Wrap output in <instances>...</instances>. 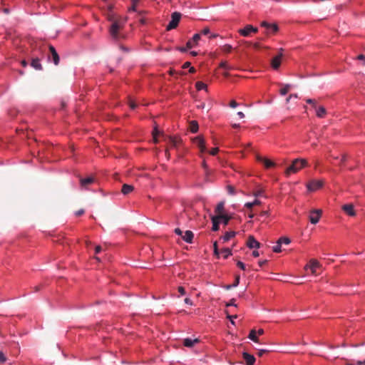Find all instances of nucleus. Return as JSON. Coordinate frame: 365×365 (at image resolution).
<instances>
[{"mask_svg": "<svg viewBox=\"0 0 365 365\" xmlns=\"http://www.w3.org/2000/svg\"><path fill=\"white\" fill-rule=\"evenodd\" d=\"M108 20L112 22L109 29L110 34L113 38L117 40L119 38V31L123 26L126 20L121 17H115L113 15L108 17Z\"/></svg>", "mask_w": 365, "mask_h": 365, "instance_id": "obj_1", "label": "nucleus"}, {"mask_svg": "<svg viewBox=\"0 0 365 365\" xmlns=\"http://www.w3.org/2000/svg\"><path fill=\"white\" fill-rule=\"evenodd\" d=\"M307 165L308 163L305 159L297 158L293 160L292 165L287 168L286 174L290 175L291 173H295Z\"/></svg>", "mask_w": 365, "mask_h": 365, "instance_id": "obj_2", "label": "nucleus"}, {"mask_svg": "<svg viewBox=\"0 0 365 365\" xmlns=\"http://www.w3.org/2000/svg\"><path fill=\"white\" fill-rule=\"evenodd\" d=\"M181 18V14L179 12H174L171 15V21L169 22L168 25L167 26L166 29L168 31L172 30L175 29L180 20Z\"/></svg>", "mask_w": 365, "mask_h": 365, "instance_id": "obj_3", "label": "nucleus"}, {"mask_svg": "<svg viewBox=\"0 0 365 365\" xmlns=\"http://www.w3.org/2000/svg\"><path fill=\"white\" fill-rule=\"evenodd\" d=\"M323 186V181L319 180H312L307 185V190L310 192H314Z\"/></svg>", "mask_w": 365, "mask_h": 365, "instance_id": "obj_4", "label": "nucleus"}, {"mask_svg": "<svg viewBox=\"0 0 365 365\" xmlns=\"http://www.w3.org/2000/svg\"><path fill=\"white\" fill-rule=\"evenodd\" d=\"M282 57L283 49L280 48L279 53L276 56H274L271 61V66L273 69L277 70L279 68Z\"/></svg>", "mask_w": 365, "mask_h": 365, "instance_id": "obj_5", "label": "nucleus"}, {"mask_svg": "<svg viewBox=\"0 0 365 365\" xmlns=\"http://www.w3.org/2000/svg\"><path fill=\"white\" fill-rule=\"evenodd\" d=\"M193 143L198 147L201 153H205L207 151L204 138L202 136L199 135L194 138Z\"/></svg>", "mask_w": 365, "mask_h": 365, "instance_id": "obj_6", "label": "nucleus"}, {"mask_svg": "<svg viewBox=\"0 0 365 365\" xmlns=\"http://www.w3.org/2000/svg\"><path fill=\"white\" fill-rule=\"evenodd\" d=\"M319 262L314 259H312L309 261V262L305 266V269H309L312 274H317V269L319 268Z\"/></svg>", "mask_w": 365, "mask_h": 365, "instance_id": "obj_7", "label": "nucleus"}, {"mask_svg": "<svg viewBox=\"0 0 365 365\" xmlns=\"http://www.w3.org/2000/svg\"><path fill=\"white\" fill-rule=\"evenodd\" d=\"M322 210H313L310 212L309 218V221L312 224H317L322 216Z\"/></svg>", "mask_w": 365, "mask_h": 365, "instance_id": "obj_8", "label": "nucleus"}, {"mask_svg": "<svg viewBox=\"0 0 365 365\" xmlns=\"http://www.w3.org/2000/svg\"><path fill=\"white\" fill-rule=\"evenodd\" d=\"M256 159L259 163H262L264 165V166L265 167V168H267V169L273 168L276 165L275 163H274L273 161H272L269 159H267L266 158H264L259 155H257L256 156Z\"/></svg>", "mask_w": 365, "mask_h": 365, "instance_id": "obj_9", "label": "nucleus"}, {"mask_svg": "<svg viewBox=\"0 0 365 365\" xmlns=\"http://www.w3.org/2000/svg\"><path fill=\"white\" fill-rule=\"evenodd\" d=\"M264 334V330L262 329H259L257 331L255 329H252L250 331L248 338L254 341L255 342H257L258 341V337Z\"/></svg>", "mask_w": 365, "mask_h": 365, "instance_id": "obj_10", "label": "nucleus"}, {"mask_svg": "<svg viewBox=\"0 0 365 365\" xmlns=\"http://www.w3.org/2000/svg\"><path fill=\"white\" fill-rule=\"evenodd\" d=\"M261 26L264 27L269 33H276L279 29L276 24H269L267 21H262Z\"/></svg>", "mask_w": 365, "mask_h": 365, "instance_id": "obj_11", "label": "nucleus"}, {"mask_svg": "<svg viewBox=\"0 0 365 365\" xmlns=\"http://www.w3.org/2000/svg\"><path fill=\"white\" fill-rule=\"evenodd\" d=\"M242 358L245 365H254L255 362V357L246 351L242 353Z\"/></svg>", "mask_w": 365, "mask_h": 365, "instance_id": "obj_12", "label": "nucleus"}, {"mask_svg": "<svg viewBox=\"0 0 365 365\" xmlns=\"http://www.w3.org/2000/svg\"><path fill=\"white\" fill-rule=\"evenodd\" d=\"M257 29L252 25H247L244 29H240L239 33L243 36H248L252 32L256 33Z\"/></svg>", "mask_w": 365, "mask_h": 365, "instance_id": "obj_13", "label": "nucleus"}, {"mask_svg": "<svg viewBox=\"0 0 365 365\" xmlns=\"http://www.w3.org/2000/svg\"><path fill=\"white\" fill-rule=\"evenodd\" d=\"M221 218H226V215H219L217 216H214L212 217V230L215 232L219 230V225L220 223V219Z\"/></svg>", "mask_w": 365, "mask_h": 365, "instance_id": "obj_14", "label": "nucleus"}, {"mask_svg": "<svg viewBox=\"0 0 365 365\" xmlns=\"http://www.w3.org/2000/svg\"><path fill=\"white\" fill-rule=\"evenodd\" d=\"M341 209L347 215L350 217H354L356 215V212L352 204H345L342 205Z\"/></svg>", "mask_w": 365, "mask_h": 365, "instance_id": "obj_15", "label": "nucleus"}, {"mask_svg": "<svg viewBox=\"0 0 365 365\" xmlns=\"http://www.w3.org/2000/svg\"><path fill=\"white\" fill-rule=\"evenodd\" d=\"M200 39V34H195L192 38L187 41V47L188 48H192L197 45L198 41Z\"/></svg>", "mask_w": 365, "mask_h": 365, "instance_id": "obj_16", "label": "nucleus"}, {"mask_svg": "<svg viewBox=\"0 0 365 365\" xmlns=\"http://www.w3.org/2000/svg\"><path fill=\"white\" fill-rule=\"evenodd\" d=\"M48 48H49V51H50V54H51V56H48V58H50L51 57L54 64L58 65L60 59H59L58 54L57 53L55 48L53 46L50 45Z\"/></svg>", "mask_w": 365, "mask_h": 365, "instance_id": "obj_17", "label": "nucleus"}, {"mask_svg": "<svg viewBox=\"0 0 365 365\" xmlns=\"http://www.w3.org/2000/svg\"><path fill=\"white\" fill-rule=\"evenodd\" d=\"M247 246L250 249L259 248L260 243L253 236H250L247 241Z\"/></svg>", "mask_w": 365, "mask_h": 365, "instance_id": "obj_18", "label": "nucleus"}, {"mask_svg": "<svg viewBox=\"0 0 365 365\" xmlns=\"http://www.w3.org/2000/svg\"><path fill=\"white\" fill-rule=\"evenodd\" d=\"M194 237V234L190 230H187L184 235H182V238L184 241L187 243H192Z\"/></svg>", "mask_w": 365, "mask_h": 365, "instance_id": "obj_19", "label": "nucleus"}, {"mask_svg": "<svg viewBox=\"0 0 365 365\" xmlns=\"http://www.w3.org/2000/svg\"><path fill=\"white\" fill-rule=\"evenodd\" d=\"M94 182V178L93 177H88L86 178L80 179L81 186L83 187H86L88 185L92 184Z\"/></svg>", "mask_w": 365, "mask_h": 365, "instance_id": "obj_20", "label": "nucleus"}, {"mask_svg": "<svg viewBox=\"0 0 365 365\" xmlns=\"http://www.w3.org/2000/svg\"><path fill=\"white\" fill-rule=\"evenodd\" d=\"M314 109L316 110V115L318 118H322L326 115L327 111H326V109L324 107H323V106L317 107L316 106V108H314Z\"/></svg>", "mask_w": 365, "mask_h": 365, "instance_id": "obj_21", "label": "nucleus"}, {"mask_svg": "<svg viewBox=\"0 0 365 365\" xmlns=\"http://www.w3.org/2000/svg\"><path fill=\"white\" fill-rule=\"evenodd\" d=\"M235 236V232H227L222 237H220V240L222 241V242H226L229 241L231 238L234 237Z\"/></svg>", "mask_w": 365, "mask_h": 365, "instance_id": "obj_22", "label": "nucleus"}, {"mask_svg": "<svg viewBox=\"0 0 365 365\" xmlns=\"http://www.w3.org/2000/svg\"><path fill=\"white\" fill-rule=\"evenodd\" d=\"M133 186L128 184H124L122 186L121 192L123 195H126L130 194L133 190Z\"/></svg>", "mask_w": 365, "mask_h": 365, "instance_id": "obj_23", "label": "nucleus"}, {"mask_svg": "<svg viewBox=\"0 0 365 365\" xmlns=\"http://www.w3.org/2000/svg\"><path fill=\"white\" fill-rule=\"evenodd\" d=\"M31 66L36 70H41L42 66L40 63V59L38 58H34L32 59Z\"/></svg>", "mask_w": 365, "mask_h": 365, "instance_id": "obj_24", "label": "nucleus"}, {"mask_svg": "<svg viewBox=\"0 0 365 365\" xmlns=\"http://www.w3.org/2000/svg\"><path fill=\"white\" fill-rule=\"evenodd\" d=\"M195 88L197 91L205 90L207 91V86L202 81H197L195 83Z\"/></svg>", "mask_w": 365, "mask_h": 365, "instance_id": "obj_25", "label": "nucleus"}, {"mask_svg": "<svg viewBox=\"0 0 365 365\" xmlns=\"http://www.w3.org/2000/svg\"><path fill=\"white\" fill-rule=\"evenodd\" d=\"M220 253L223 255L225 259H227L232 255V250L230 248H223L221 250Z\"/></svg>", "mask_w": 365, "mask_h": 365, "instance_id": "obj_26", "label": "nucleus"}, {"mask_svg": "<svg viewBox=\"0 0 365 365\" xmlns=\"http://www.w3.org/2000/svg\"><path fill=\"white\" fill-rule=\"evenodd\" d=\"M190 131L195 133L198 130V124L196 121H192L190 125Z\"/></svg>", "mask_w": 365, "mask_h": 365, "instance_id": "obj_27", "label": "nucleus"}, {"mask_svg": "<svg viewBox=\"0 0 365 365\" xmlns=\"http://www.w3.org/2000/svg\"><path fill=\"white\" fill-rule=\"evenodd\" d=\"M290 88H291V85L286 84L283 88H282L280 89V91H279L280 94L282 96H285L289 92Z\"/></svg>", "mask_w": 365, "mask_h": 365, "instance_id": "obj_28", "label": "nucleus"}, {"mask_svg": "<svg viewBox=\"0 0 365 365\" xmlns=\"http://www.w3.org/2000/svg\"><path fill=\"white\" fill-rule=\"evenodd\" d=\"M224 210V203L220 202L217 204L216 208H215V212H217L219 215H222V212Z\"/></svg>", "mask_w": 365, "mask_h": 365, "instance_id": "obj_29", "label": "nucleus"}, {"mask_svg": "<svg viewBox=\"0 0 365 365\" xmlns=\"http://www.w3.org/2000/svg\"><path fill=\"white\" fill-rule=\"evenodd\" d=\"M277 242H279V244H284V245H289L291 242L290 239L288 238V237H280Z\"/></svg>", "mask_w": 365, "mask_h": 365, "instance_id": "obj_30", "label": "nucleus"}, {"mask_svg": "<svg viewBox=\"0 0 365 365\" xmlns=\"http://www.w3.org/2000/svg\"><path fill=\"white\" fill-rule=\"evenodd\" d=\"M220 67L221 68L227 70V71H229V70H230L232 68L231 66H229V64L227 63V61H222L220 63Z\"/></svg>", "mask_w": 365, "mask_h": 365, "instance_id": "obj_31", "label": "nucleus"}, {"mask_svg": "<svg viewBox=\"0 0 365 365\" xmlns=\"http://www.w3.org/2000/svg\"><path fill=\"white\" fill-rule=\"evenodd\" d=\"M227 191L228 194H230L231 195H235L236 194L235 187L230 185H228L227 186Z\"/></svg>", "mask_w": 365, "mask_h": 365, "instance_id": "obj_32", "label": "nucleus"}, {"mask_svg": "<svg viewBox=\"0 0 365 365\" xmlns=\"http://www.w3.org/2000/svg\"><path fill=\"white\" fill-rule=\"evenodd\" d=\"M281 247H282V245L279 244V242H277V245L273 247L272 250H273V252H274L276 253H279L282 252Z\"/></svg>", "mask_w": 365, "mask_h": 365, "instance_id": "obj_33", "label": "nucleus"}, {"mask_svg": "<svg viewBox=\"0 0 365 365\" xmlns=\"http://www.w3.org/2000/svg\"><path fill=\"white\" fill-rule=\"evenodd\" d=\"M264 190L262 189H258L257 190H256L255 192H254V196L255 197H266V196L264 195Z\"/></svg>", "mask_w": 365, "mask_h": 365, "instance_id": "obj_34", "label": "nucleus"}, {"mask_svg": "<svg viewBox=\"0 0 365 365\" xmlns=\"http://www.w3.org/2000/svg\"><path fill=\"white\" fill-rule=\"evenodd\" d=\"M139 0H132V6L129 9L130 11H136V6L138 4Z\"/></svg>", "mask_w": 365, "mask_h": 365, "instance_id": "obj_35", "label": "nucleus"}, {"mask_svg": "<svg viewBox=\"0 0 365 365\" xmlns=\"http://www.w3.org/2000/svg\"><path fill=\"white\" fill-rule=\"evenodd\" d=\"M213 248H214V254H215V255H216L217 257L219 258L220 257V251L218 250L217 242H215L214 243Z\"/></svg>", "mask_w": 365, "mask_h": 365, "instance_id": "obj_36", "label": "nucleus"}, {"mask_svg": "<svg viewBox=\"0 0 365 365\" xmlns=\"http://www.w3.org/2000/svg\"><path fill=\"white\" fill-rule=\"evenodd\" d=\"M222 49L224 52L230 53V52H231L232 47V46H230L229 44H225L223 46Z\"/></svg>", "mask_w": 365, "mask_h": 365, "instance_id": "obj_37", "label": "nucleus"}, {"mask_svg": "<svg viewBox=\"0 0 365 365\" xmlns=\"http://www.w3.org/2000/svg\"><path fill=\"white\" fill-rule=\"evenodd\" d=\"M210 33V29L206 27V28H204L201 31L200 33H199L200 34V36L202 35H208Z\"/></svg>", "mask_w": 365, "mask_h": 365, "instance_id": "obj_38", "label": "nucleus"}, {"mask_svg": "<svg viewBox=\"0 0 365 365\" xmlns=\"http://www.w3.org/2000/svg\"><path fill=\"white\" fill-rule=\"evenodd\" d=\"M306 102L309 104L312 105V107L314 108L317 106V102L314 99L308 98L306 100Z\"/></svg>", "mask_w": 365, "mask_h": 365, "instance_id": "obj_39", "label": "nucleus"}, {"mask_svg": "<svg viewBox=\"0 0 365 365\" xmlns=\"http://www.w3.org/2000/svg\"><path fill=\"white\" fill-rule=\"evenodd\" d=\"M237 266L239 268H240L241 269H242V270H245L246 266H245V264L242 262H241V261H237Z\"/></svg>", "mask_w": 365, "mask_h": 365, "instance_id": "obj_40", "label": "nucleus"}, {"mask_svg": "<svg viewBox=\"0 0 365 365\" xmlns=\"http://www.w3.org/2000/svg\"><path fill=\"white\" fill-rule=\"evenodd\" d=\"M218 151H219L218 148H214L211 149V150L209 151V153H210V154L211 155H213V156H214V155H216L217 154Z\"/></svg>", "mask_w": 365, "mask_h": 365, "instance_id": "obj_41", "label": "nucleus"}, {"mask_svg": "<svg viewBox=\"0 0 365 365\" xmlns=\"http://www.w3.org/2000/svg\"><path fill=\"white\" fill-rule=\"evenodd\" d=\"M269 216V212L267 210L262 211L259 213V217L261 218L267 217Z\"/></svg>", "mask_w": 365, "mask_h": 365, "instance_id": "obj_42", "label": "nucleus"}, {"mask_svg": "<svg viewBox=\"0 0 365 365\" xmlns=\"http://www.w3.org/2000/svg\"><path fill=\"white\" fill-rule=\"evenodd\" d=\"M183 342H186V343H188V342H200V340L198 339H191L187 338V339H184Z\"/></svg>", "mask_w": 365, "mask_h": 365, "instance_id": "obj_43", "label": "nucleus"}, {"mask_svg": "<svg viewBox=\"0 0 365 365\" xmlns=\"http://www.w3.org/2000/svg\"><path fill=\"white\" fill-rule=\"evenodd\" d=\"M170 142L172 146H173V147L177 146L178 141H177V140L175 138H170Z\"/></svg>", "mask_w": 365, "mask_h": 365, "instance_id": "obj_44", "label": "nucleus"}, {"mask_svg": "<svg viewBox=\"0 0 365 365\" xmlns=\"http://www.w3.org/2000/svg\"><path fill=\"white\" fill-rule=\"evenodd\" d=\"M178 292L180 293V294L181 296H182V295H185V290L184 287H178Z\"/></svg>", "mask_w": 365, "mask_h": 365, "instance_id": "obj_45", "label": "nucleus"}, {"mask_svg": "<svg viewBox=\"0 0 365 365\" xmlns=\"http://www.w3.org/2000/svg\"><path fill=\"white\" fill-rule=\"evenodd\" d=\"M269 351H270V350H268V349H260L258 351V356H262L264 353H267V352H269Z\"/></svg>", "mask_w": 365, "mask_h": 365, "instance_id": "obj_46", "label": "nucleus"}, {"mask_svg": "<svg viewBox=\"0 0 365 365\" xmlns=\"http://www.w3.org/2000/svg\"><path fill=\"white\" fill-rule=\"evenodd\" d=\"M239 283H240V276L237 275L235 277V282L233 283L232 286L237 287L239 284Z\"/></svg>", "mask_w": 365, "mask_h": 365, "instance_id": "obj_47", "label": "nucleus"}, {"mask_svg": "<svg viewBox=\"0 0 365 365\" xmlns=\"http://www.w3.org/2000/svg\"><path fill=\"white\" fill-rule=\"evenodd\" d=\"M237 106L238 103L235 100L231 101L230 103V106L231 108H236Z\"/></svg>", "mask_w": 365, "mask_h": 365, "instance_id": "obj_48", "label": "nucleus"}, {"mask_svg": "<svg viewBox=\"0 0 365 365\" xmlns=\"http://www.w3.org/2000/svg\"><path fill=\"white\" fill-rule=\"evenodd\" d=\"M175 233L178 235L182 236L183 232L180 228H175Z\"/></svg>", "mask_w": 365, "mask_h": 365, "instance_id": "obj_49", "label": "nucleus"}, {"mask_svg": "<svg viewBox=\"0 0 365 365\" xmlns=\"http://www.w3.org/2000/svg\"><path fill=\"white\" fill-rule=\"evenodd\" d=\"M158 131L155 129L153 132V140L155 141V143H157L158 142V140H157V134H158Z\"/></svg>", "mask_w": 365, "mask_h": 365, "instance_id": "obj_50", "label": "nucleus"}, {"mask_svg": "<svg viewBox=\"0 0 365 365\" xmlns=\"http://www.w3.org/2000/svg\"><path fill=\"white\" fill-rule=\"evenodd\" d=\"M245 207L251 210L254 207V205H252V202H249L245 204Z\"/></svg>", "mask_w": 365, "mask_h": 365, "instance_id": "obj_51", "label": "nucleus"}, {"mask_svg": "<svg viewBox=\"0 0 365 365\" xmlns=\"http://www.w3.org/2000/svg\"><path fill=\"white\" fill-rule=\"evenodd\" d=\"M6 360V357L4 356V354L0 351V362L4 363Z\"/></svg>", "mask_w": 365, "mask_h": 365, "instance_id": "obj_52", "label": "nucleus"}, {"mask_svg": "<svg viewBox=\"0 0 365 365\" xmlns=\"http://www.w3.org/2000/svg\"><path fill=\"white\" fill-rule=\"evenodd\" d=\"M227 317L230 319L231 323L232 324H234L235 323H234V320L233 319H236L237 317V315H228Z\"/></svg>", "mask_w": 365, "mask_h": 365, "instance_id": "obj_53", "label": "nucleus"}, {"mask_svg": "<svg viewBox=\"0 0 365 365\" xmlns=\"http://www.w3.org/2000/svg\"><path fill=\"white\" fill-rule=\"evenodd\" d=\"M129 106L132 110H134L137 107L136 103H134L133 101H130Z\"/></svg>", "mask_w": 365, "mask_h": 365, "instance_id": "obj_54", "label": "nucleus"}, {"mask_svg": "<svg viewBox=\"0 0 365 365\" xmlns=\"http://www.w3.org/2000/svg\"><path fill=\"white\" fill-rule=\"evenodd\" d=\"M267 262V260H260L259 261L258 264L260 267H263L264 264H266Z\"/></svg>", "mask_w": 365, "mask_h": 365, "instance_id": "obj_55", "label": "nucleus"}, {"mask_svg": "<svg viewBox=\"0 0 365 365\" xmlns=\"http://www.w3.org/2000/svg\"><path fill=\"white\" fill-rule=\"evenodd\" d=\"M235 299H232L230 300V302L228 304H227V307H228V306H235H235H236V304H235Z\"/></svg>", "mask_w": 365, "mask_h": 365, "instance_id": "obj_56", "label": "nucleus"}, {"mask_svg": "<svg viewBox=\"0 0 365 365\" xmlns=\"http://www.w3.org/2000/svg\"><path fill=\"white\" fill-rule=\"evenodd\" d=\"M261 201L257 200V199H255L253 202H252V205L255 206V205H261Z\"/></svg>", "mask_w": 365, "mask_h": 365, "instance_id": "obj_57", "label": "nucleus"}, {"mask_svg": "<svg viewBox=\"0 0 365 365\" xmlns=\"http://www.w3.org/2000/svg\"><path fill=\"white\" fill-rule=\"evenodd\" d=\"M83 213H84V210H79L77 212H76V215L77 217H78V216L82 215Z\"/></svg>", "mask_w": 365, "mask_h": 365, "instance_id": "obj_58", "label": "nucleus"}, {"mask_svg": "<svg viewBox=\"0 0 365 365\" xmlns=\"http://www.w3.org/2000/svg\"><path fill=\"white\" fill-rule=\"evenodd\" d=\"M190 63L189 61L184 63V64L182 65V68H190Z\"/></svg>", "mask_w": 365, "mask_h": 365, "instance_id": "obj_59", "label": "nucleus"}, {"mask_svg": "<svg viewBox=\"0 0 365 365\" xmlns=\"http://www.w3.org/2000/svg\"><path fill=\"white\" fill-rule=\"evenodd\" d=\"M184 301L187 304H190V305L192 304V301L190 298H185Z\"/></svg>", "mask_w": 365, "mask_h": 365, "instance_id": "obj_60", "label": "nucleus"}, {"mask_svg": "<svg viewBox=\"0 0 365 365\" xmlns=\"http://www.w3.org/2000/svg\"><path fill=\"white\" fill-rule=\"evenodd\" d=\"M189 48L187 47V46L185 47H180L178 48V50L181 52H185L188 50Z\"/></svg>", "mask_w": 365, "mask_h": 365, "instance_id": "obj_61", "label": "nucleus"}, {"mask_svg": "<svg viewBox=\"0 0 365 365\" xmlns=\"http://www.w3.org/2000/svg\"><path fill=\"white\" fill-rule=\"evenodd\" d=\"M358 60H361V61H364L365 60V56L363 55V54H360L357 56L356 58Z\"/></svg>", "mask_w": 365, "mask_h": 365, "instance_id": "obj_62", "label": "nucleus"}, {"mask_svg": "<svg viewBox=\"0 0 365 365\" xmlns=\"http://www.w3.org/2000/svg\"><path fill=\"white\" fill-rule=\"evenodd\" d=\"M259 252H258V251H257V250H254V251L252 252V256H253L254 257H259Z\"/></svg>", "mask_w": 365, "mask_h": 365, "instance_id": "obj_63", "label": "nucleus"}, {"mask_svg": "<svg viewBox=\"0 0 365 365\" xmlns=\"http://www.w3.org/2000/svg\"><path fill=\"white\" fill-rule=\"evenodd\" d=\"M102 248L101 246H96L95 249L96 254L99 253L101 251Z\"/></svg>", "mask_w": 365, "mask_h": 365, "instance_id": "obj_64", "label": "nucleus"}]
</instances>
